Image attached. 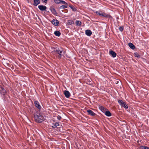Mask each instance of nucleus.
Segmentation results:
<instances>
[{
    "mask_svg": "<svg viewBox=\"0 0 149 149\" xmlns=\"http://www.w3.org/2000/svg\"><path fill=\"white\" fill-rule=\"evenodd\" d=\"M52 24L55 26H57L59 24V21L57 19H53L51 22Z\"/></svg>",
    "mask_w": 149,
    "mask_h": 149,
    "instance_id": "obj_9",
    "label": "nucleus"
},
{
    "mask_svg": "<svg viewBox=\"0 0 149 149\" xmlns=\"http://www.w3.org/2000/svg\"><path fill=\"white\" fill-rule=\"evenodd\" d=\"M134 54L135 55V57H140V55L137 53H135Z\"/></svg>",
    "mask_w": 149,
    "mask_h": 149,
    "instance_id": "obj_27",
    "label": "nucleus"
},
{
    "mask_svg": "<svg viewBox=\"0 0 149 149\" xmlns=\"http://www.w3.org/2000/svg\"><path fill=\"white\" fill-rule=\"evenodd\" d=\"M34 3L33 4V5L35 6H36L38 4L40 3V0H33Z\"/></svg>",
    "mask_w": 149,
    "mask_h": 149,
    "instance_id": "obj_11",
    "label": "nucleus"
},
{
    "mask_svg": "<svg viewBox=\"0 0 149 149\" xmlns=\"http://www.w3.org/2000/svg\"><path fill=\"white\" fill-rule=\"evenodd\" d=\"M87 112L88 113V114L90 115L93 116H94L96 115V114L93 112L92 110H87Z\"/></svg>",
    "mask_w": 149,
    "mask_h": 149,
    "instance_id": "obj_15",
    "label": "nucleus"
},
{
    "mask_svg": "<svg viewBox=\"0 0 149 149\" xmlns=\"http://www.w3.org/2000/svg\"><path fill=\"white\" fill-rule=\"evenodd\" d=\"M54 52L55 53L56 57L58 59H61L63 56H64L65 52L62 49L55 48L54 49Z\"/></svg>",
    "mask_w": 149,
    "mask_h": 149,
    "instance_id": "obj_2",
    "label": "nucleus"
},
{
    "mask_svg": "<svg viewBox=\"0 0 149 149\" xmlns=\"http://www.w3.org/2000/svg\"><path fill=\"white\" fill-rule=\"evenodd\" d=\"M64 93L65 97L67 98H69L70 95V92L68 91L65 90L64 91Z\"/></svg>",
    "mask_w": 149,
    "mask_h": 149,
    "instance_id": "obj_10",
    "label": "nucleus"
},
{
    "mask_svg": "<svg viewBox=\"0 0 149 149\" xmlns=\"http://www.w3.org/2000/svg\"><path fill=\"white\" fill-rule=\"evenodd\" d=\"M140 149H149V148L146 146H142L141 147Z\"/></svg>",
    "mask_w": 149,
    "mask_h": 149,
    "instance_id": "obj_25",
    "label": "nucleus"
},
{
    "mask_svg": "<svg viewBox=\"0 0 149 149\" xmlns=\"http://www.w3.org/2000/svg\"><path fill=\"white\" fill-rule=\"evenodd\" d=\"M34 117L35 121L38 123L42 122L44 119L42 113H40L39 111L35 113Z\"/></svg>",
    "mask_w": 149,
    "mask_h": 149,
    "instance_id": "obj_1",
    "label": "nucleus"
},
{
    "mask_svg": "<svg viewBox=\"0 0 149 149\" xmlns=\"http://www.w3.org/2000/svg\"><path fill=\"white\" fill-rule=\"evenodd\" d=\"M109 54L113 58H114L116 56V53L113 51H110L109 52Z\"/></svg>",
    "mask_w": 149,
    "mask_h": 149,
    "instance_id": "obj_13",
    "label": "nucleus"
},
{
    "mask_svg": "<svg viewBox=\"0 0 149 149\" xmlns=\"http://www.w3.org/2000/svg\"><path fill=\"white\" fill-rule=\"evenodd\" d=\"M75 24L76 25L78 26H80L81 24V22L80 21L76 20L75 22Z\"/></svg>",
    "mask_w": 149,
    "mask_h": 149,
    "instance_id": "obj_24",
    "label": "nucleus"
},
{
    "mask_svg": "<svg viewBox=\"0 0 149 149\" xmlns=\"http://www.w3.org/2000/svg\"><path fill=\"white\" fill-rule=\"evenodd\" d=\"M74 23V21L72 20H68L67 22V24L68 25H71L73 24Z\"/></svg>",
    "mask_w": 149,
    "mask_h": 149,
    "instance_id": "obj_21",
    "label": "nucleus"
},
{
    "mask_svg": "<svg viewBox=\"0 0 149 149\" xmlns=\"http://www.w3.org/2000/svg\"><path fill=\"white\" fill-rule=\"evenodd\" d=\"M0 93L1 95L4 96L6 94V91L5 89L0 90Z\"/></svg>",
    "mask_w": 149,
    "mask_h": 149,
    "instance_id": "obj_16",
    "label": "nucleus"
},
{
    "mask_svg": "<svg viewBox=\"0 0 149 149\" xmlns=\"http://www.w3.org/2000/svg\"><path fill=\"white\" fill-rule=\"evenodd\" d=\"M124 27L123 26H120L119 28V30L121 31H123Z\"/></svg>",
    "mask_w": 149,
    "mask_h": 149,
    "instance_id": "obj_26",
    "label": "nucleus"
},
{
    "mask_svg": "<svg viewBox=\"0 0 149 149\" xmlns=\"http://www.w3.org/2000/svg\"><path fill=\"white\" fill-rule=\"evenodd\" d=\"M128 45L132 49H134L135 48V46L131 42H130L128 43Z\"/></svg>",
    "mask_w": 149,
    "mask_h": 149,
    "instance_id": "obj_17",
    "label": "nucleus"
},
{
    "mask_svg": "<svg viewBox=\"0 0 149 149\" xmlns=\"http://www.w3.org/2000/svg\"><path fill=\"white\" fill-rule=\"evenodd\" d=\"M99 109L101 110L104 113L106 110H108V109L105 108L104 107L102 106H100L99 107Z\"/></svg>",
    "mask_w": 149,
    "mask_h": 149,
    "instance_id": "obj_14",
    "label": "nucleus"
},
{
    "mask_svg": "<svg viewBox=\"0 0 149 149\" xmlns=\"http://www.w3.org/2000/svg\"><path fill=\"white\" fill-rule=\"evenodd\" d=\"M69 7L71 8L72 10L73 11H76L77 10L76 8L74 7L73 6L70 5Z\"/></svg>",
    "mask_w": 149,
    "mask_h": 149,
    "instance_id": "obj_23",
    "label": "nucleus"
},
{
    "mask_svg": "<svg viewBox=\"0 0 149 149\" xmlns=\"http://www.w3.org/2000/svg\"><path fill=\"white\" fill-rule=\"evenodd\" d=\"M2 89H5L3 87H1V89L0 90H2Z\"/></svg>",
    "mask_w": 149,
    "mask_h": 149,
    "instance_id": "obj_29",
    "label": "nucleus"
},
{
    "mask_svg": "<svg viewBox=\"0 0 149 149\" xmlns=\"http://www.w3.org/2000/svg\"><path fill=\"white\" fill-rule=\"evenodd\" d=\"M118 102L121 107H124L125 109H127L128 108V104L124 102L122 100H118Z\"/></svg>",
    "mask_w": 149,
    "mask_h": 149,
    "instance_id": "obj_4",
    "label": "nucleus"
},
{
    "mask_svg": "<svg viewBox=\"0 0 149 149\" xmlns=\"http://www.w3.org/2000/svg\"><path fill=\"white\" fill-rule=\"evenodd\" d=\"M67 7V4H64L59 7L58 8L59 9H62L66 8Z\"/></svg>",
    "mask_w": 149,
    "mask_h": 149,
    "instance_id": "obj_20",
    "label": "nucleus"
},
{
    "mask_svg": "<svg viewBox=\"0 0 149 149\" xmlns=\"http://www.w3.org/2000/svg\"><path fill=\"white\" fill-rule=\"evenodd\" d=\"M96 14L101 17L107 18H112V17L110 15L107 14L101 11H97L96 12Z\"/></svg>",
    "mask_w": 149,
    "mask_h": 149,
    "instance_id": "obj_3",
    "label": "nucleus"
},
{
    "mask_svg": "<svg viewBox=\"0 0 149 149\" xmlns=\"http://www.w3.org/2000/svg\"><path fill=\"white\" fill-rule=\"evenodd\" d=\"M54 2L57 4L61 3L64 4H67V3L65 1L62 0H54Z\"/></svg>",
    "mask_w": 149,
    "mask_h": 149,
    "instance_id": "obj_6",
    "label": "nucleus"
},
{
    "mask_svg": "<svg viewBox=\"0 0 149 149\" xmlns=\"http://www.w3.org/2000/svg\"><path fill=\"white\" fill-rule=\"evenodd\" d=\"M85 34L87 36H90L92 34V32L90 30H87L85 31Z\"/></svg>",
    "mask_w": 149,
    "mask_h": 149,
    "instance_id": "obj_12",
    "label": "nucleus"
},
{
    "mask_svg": "<svg viewBox=\"0 0 149 149\" xmlns=\"http://www.w3.org/2000/svg\"><path fill=\"white\" fill-rule=\"evenodd\" d=\"M59 125V123L58 122H56L54 124H53V125L52 126V127L53 128H55L57 127V126H58Z\"/></svg>",
    "mask_w": 149,
    "mask_h": 149,
    "instance_id": "obj_22",
    "label": "nucleus"
},
{
    "mask_svg": "<svg viewBox=\"0 0 149 149\" xmlns=\"http://www.w3.org/2000/svg\"><path fill=\"white\" fill-rule=\"evenodd\" d=\"M38 7L39 9L41 11H47L46 10L47 8V7L42 5H39Z\"/></svg>",
    "mask_w": 149,
    "mask_h": 149,
    "instance_id": "obj_5",
    "label": "nucleus"
},
{
    "mask_svg": "<svg viewBox=\"0 0 149 149\" xmlns=\"http://www.w3.org/2000/svg\"><path fill=\"white\" fill-rule=\"evenodd\" d=\"M57 119L58 120H61V119L62 118L61 116L59 115H58L57 116Z\"/></svg>",
    "mask_w": 149,
    "mask_h": 149,
    "instance_id": "obj_28",
    "label": "nucleus"
},
{
    "mask_svg": "<svg viewBox=\"0 0 149 149\" xmlns=\"http://www.w3.org/2000/svg\"><path fill=\"white\" fill-rule=\"evenodd\" d=\"M35 106L39 110L41 109V107L39 102L37 100L35 101L34 102Z\"/></svg>",
    "mask_w": 149,
    "mask_h": 149,
    "instance_id": "obj_7",
    "label": "nucleus"
},
{
    "mask_svg": "<svg viewBox=\"0 0 149 149\" xmlns=\"http://www.w3.org/2000/svg\"><path fill=\"white\" fill-rule=\"evenodd\" d=\"M54 34L56 36L58 37L61 34L60 32L58 31H55L54 33Z\"/></svg>",
    "mask_w": 149,
    "mask_h": 149,
    "instance_id": "obj_19",
    "label": "nucleus"
},
{
    "mask_svg": "<svg viewBox=\"0 0 149 149\" xmlns=\"http://www.w3.org/2000/svg\"><path fill=\"white\" fill-rule=\"evenodd\" d=\"M50 9L53 14L56 16L57 15L58 13L54 8L50 7Z\"/></svg>",
    "mask_w": 149,
    "mask_h": 149,
    "instance_id": "obj_8",
    "label": "nucleus"
},
{
    "mask_svg": "<svg viewBox=\"0 0 149 149\" xmlns=\"http://www.w3.org/2000/svg\"><path fill=\"white\" fill-rule=\"evenodd\" d=\"M105 115L108 117H109L111 116V113L108 110H106L105 112L104 113Z\"/></svg>",
    "mask_w": 149,
    "mask_h": 149,
    "instance_id": "obj_18",
    "label": "nucleus"
},
{
    "mask_svg": "<svg viewBox=\"0 0 149 149\" xmlns=\"http://www.w3.org/2000/svg\"><path fill=\"white\" fill-rule=\"evenodd\" d=\"M28 3H29V1H28Z\"/></svg>",
    "mask_w": 149,
    "mask_h": 149,
    "instance_id": "obj_30",
    "label": "nucleus"
}]
</instances>
